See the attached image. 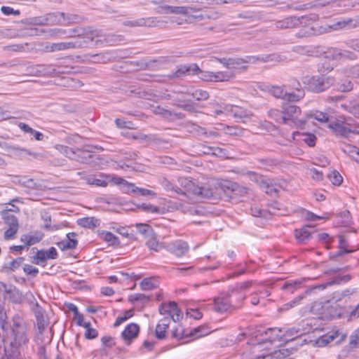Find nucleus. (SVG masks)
<instances>
[{"label": "nucleus", "instance_id": "20", "mask_svg": "<svg viewBox=\"0 0 359 359\" xmlns=\"http://www.w3.org/2000/svg\"><path fill=\"white\" fill-rule=\"evenodd\" d=\"M231 75L226 72H206L203 76V79L208 81L222 82L229 81Z\"/></svg>", "mask_w": 359, "mask_h": 359}, {"label": "nucleus", "instance_id": "1", "mask_svg": "<svg viewBox=\"0 0 359 359\" xmlns=\"http://www.w3.org/2000/svg\"><path fill=\"white\" fill-rule=\"evenodd\" d=\"M316 330V328H313L308 320H304L298 327H269L265 329L262 326H259L255 328L252 332H243L239 336L262 337L263 335H268L269 337H290L296 335V337H303L313 332Z\"/></svg>", "mask_w": 359, "mask_h": 359}, {"label": "nucleus", "instance_id": "39", "mask_svg": "<svg viewBox=\"0 0 359 359\" xmlns=\"http://www.w3.org/2000/svg\"><path fill=\"white\" fill-rule=\"evenodd\" d=\"M176 304L174 301H170L168 303H162L158 308L159 313L161 315H168L170 316L172 311L176 309Z\"/></svg>", "mask_w": 359, "mask_h": 359}, {"label": "nucleus", "instance_id": "11", "mask_svg": "<svg viewBox=\"0 0 359 359\" xmlns=\"http://www.w3.org/2000/svg\"><path fill=\"white\" fill-rule=\"evenodd\" d=\"M93 146H84L83 148H76V158L74 161L81 163L93 164L97 156L93 154Z\"/></svg>", "mask_w": 359, "mask_h": 359}, {"label": "nucleus", "instance_id": "9", "mask_svg": "<svg viewBox=\"0 0 359 359\" xmlns=\"http://www.w3.org/2000/svg\"><path fill=\"white\" fill-rule=\"evenodd\" d=\"M97 31L91 30L90 28L75 27L74 29H67V36L65 38L78 37L81 40H86L88 44L92 42L95 37L98 36Z\"/></svg>", "mask_w": 359, "mask_h": 359}, {"label": "nucleus", "instance_id": "17", "mask_svg": "<svg viewBox=\"0 0 359 359\" xmlns=\"http://www.w3.org/2000/svg\"><path fill=\"white\" fill-rule=\"evenodd\" d=\"M330 128L337 135H341L348 137L352 133V130L346 126V123L344 121L333 118L332 122L328 124Z\"/></svg>", "mask_w": 359, "mask_h": 359}, {"label": "nucleus", "instance_id": "21", "mask_svg": "<svg viewBox=\"0 0 359 359\" xmlns=\"http://www.w3.org/2000/svg\"><path fill=\"white\" fill-rule=\"evenodd\" d=\"M76 236V233L74 232H71L67 234V240H63L57 243V247L62 251L67 250L69 249H74L76 248L78 241L76 239L73 238V237Z\"/></svg>", "mask_w": 359, "mask_h": 359}, {"label": "nucleus", "instance_id": "33", "mask_svg": "<svg viewBox=\"0 0 359 359\" xmlns=\"http://www.w3.org/2000/svg\"><path fill=\"white\" fill-rule=\"evenodd\" d=\"M234 186V182L230 180H222L217 183V189L222 191L226 196L233 198V196L231 194Z\"/></svg>", "mask_w": 359, "mask_h": 359}, {"label": "nucleus", "instance_id": "29", "mask_svg": "<svg viewBox=\"0 0 359 359\" xmlns=\"http://www.w3.org/2000/svg\"><path fill=\"white\" fill-rule=\"evenodd\" d=\"M334 339V338H314L313 339H310L309 340L304 339L303 343L305 344H309L313 348H321L326 346L332 341Z\"/></svg>", "mask_w": 359, "mask_h": 359}, {"label": "nucleus", "instance_id": "24", "mask_svg": "<svg viewBox=\"0 0 359 359\" xmlns=\"http://www.w3.org/2000/svg\"><path fill=\"white\" fill-rule=\"evenodd\" d=\"M156 18H140L135 20L126 21L124 25L130 27H151L154 25Z\"/></svg>", "mask_w": 359, "mask_h": 359}, {"label": "nucleus", "instance_id": "10", "mask_svg": "<svg viewBox=\"0 0 359 359\" xmlns=\"http://www.w3.org/2000/svg\"><path fill=\"white\" fill-rule=\"evenodd\" d=\"M88 46L86 40L76 39L74 41L51 43L47 48L50 52L65 50L68 49L83 48Z\"/></svg>", "mask_w": 359, "mask_h": 359}, {"label": "nucleus", "instance_id": "12", "mask_svg": "<svg viewBox=\"0 0 359 359\" xmlns=\"http://www.w3.org/2000/svg\"><path fill=\"white\" fill-rule=\"evenodd\" d=\"M233 295L231 290L228 292H222L214 299V310L217 312L223 313L226 311L231 306L237 307L238 305H232L229 298Z\"/></svg>", "mask_w": 359, "mask_h": 359}, {"label": "nucleus", "instance_id": "14", "mask_svg": "<svg viewBox=\"0 0 359 359\" xmlns=\"http://www.w3.org/2000/svg\"><path fill=\"white\" fill-rule=\"evenodd\" d=\"M202 72H203L196 64H191L190 65H181L177 67V69L175 72L168 75V77L172 79L182 77L186 74H198Z\"/></svg>", "mask_w": 359, "mask_h": 359}, {"label": "nucleus", "instance_id": "42", "mask_svg": "<svg viewBox=\"0 0 359 359\" xmlns=\"http://www.w3.org/2000/svg\"><path fill=\"white\" fill-rule=\"evenodd\" d=\"M224 111L232 114L235 118H243L245 116V111L236 106L226 105L224 107Z\"/></svg>", "mask_w": 359, "mask_h": 359}, {"label": "nucleus", "instance_id": "54", "mask_svg": "<svg viewBox=\"0 0 359 359\" xmlns=\"http://www.w3.org/2000/svg\"><path fill=\"white\" fill-rule=\"evenodd\" d=\"M133 139L138 140L140 142H146L147 143L155 142L157 140L156 137L154 135H144L143 133L133 135Z\"/></svg>", "mask_w": 359, "mask_h": 359}, {"label": "nucleus", "instance_id": "27", "mask_svg": "<svg viewBox=\"0 0 359 359\" xmlns=\"http://www.w3.org/2000/svg\"><path fill=\"white\" fill-rule=\"evenodd\" d=\"M41 238L42 237L41 234L38 232H36L34 233H30L23 234L20 238V241L25 243L27 248L29 246L34 245L41 241Z\"/></svg>", "mask_w": 359, "mask_h": 359}, {"label": "nucleus", "instance_id": "51", "mask_svg": "<svg viewBox=\"0 0 359 359\" xmlns=\"http://www.w3.org/2000/svg\"><path fill=\"white\" fill-rule=\"evenodd\" d=\"M128 300L133 304L137 302H141L144 304L150 301V297L144 294H134L129 296Z\"/></svg>", "mask_w": 359, "mask_h": 359}, {"label": "nucleus", "instance_id": "38", "mask_svg": "<svg viewBox=\"0 0 359 359\" xmlns=\"http://www.w3.org/2000/svg\"><path fill=\"white\" fill-rule=\"evenodd\" d=\"M83 179L88 184L90 185L105 187L108 184L107 181L102 179H98L95 177V175H86L83 177Z\"/></svg>", "mask_w": 359, "mask_h": 359}, {"label": "nucleus", "instance_id": "19", "mask_svg": "<svg viewBox=\"0 0 359 359\" xmlns=\"http://www.w3.org/2000/svg\"><path fill=\"white\" fill-rule=\"evenodd\" d=\"M167 250L177 257L184 255L189 250V245L187 242L179 240L168 244Z\"/></svg>", "mask_w": 359, "mask_h": 359}, {"label": "nucleus", "instance_id": "31", "mask_svg": "<svg viewBox=\"0 0 359 359\" xmlns=\"http://www.w3.org/2000/svg\"><path fill=\"white\" fill-rule=\"evenodd\" d=\"M308 118H314L319 121L320 123H328L332 122L334 118L333 116H330L327 113H324L320 111H316L314 112H311L307 114Z\"/></svg>", "mask_w": 359, "mask_h": 359}, {"label": "nucleus", "instance_id": "55", "mask_svg": "<svg viewBox=\"0 0 359 359\" xmlns=\"http://www.w3.org/2000/svg\"><path fill=\"white\" fill-rule=\"evenodd\" d=\"M42 219L44 221V228L48 231H55L60 228V225H53L51 226V216L46 212L41 215Z\"/></svg>", "mask_w": 359, "mask_h": 359}, {"label": "nucleus", "instance_id": "59", "mask_svg": "<svg viewBox=\"0 0 359 359\" xmlns=\"http://www.w3.org/2000/svg\"><path fill=\"white\" fill-rule=\"evenodd\" d=\"M40 72H43V75L50 76L56 74L55 65H39Z\"/></svg>", "mask_w": 359, "mask_h": 359}, {"label": "nucleus", "instance_id": "5", "mask_svg": "<svg viewBox=\"0 0 359 359\" xmlns=\"http://www.w3.org/2000/svg\"><path fill=\"white\" fill-rule=\"evenodd\" d=\"M303 83L308 90L313 93H321L328 89L334 83V79L331 76L325 75L305 77Z\"/></svg>", "mask_w": 359, "mask_h": 359}, {"label": "nucleus", "instance_id": "15", "mask_svg": "<svg viewBox=\"0 0 359 359\" xmlns=\"http://www.w3.org/2000/svg\"><path fill=\"white\" fill-rule=\"evenodd\" d=\"M63 12L50 13L35 19V23L41 25H62Z\"/></svg>", "mask_w": 359, "mask_h": 359}, {"label": "nucleus", "instance_id": "48", "mask_svg": "<svg viewBox=\"0 0 359 359\" xmlns=\"http://www.w3.org/2000/svg\"><path fill=\"white\" fill-rule=\"evenodd\" d=\"M147 246L151 250L155 252H158L161 249L165 248L163 243L157 241L154 238L151 237L146 242Z\"/></svg>", "mask_w": 359, "mask_h": 359}, {"label": "nucleus", "instance_id": "63", "mask_svg": "<svg viewBox=\"0 0 359 359\" xmlns=\"http://www.w3.org/2000/svg\"><path fill=\"white\" fill-rule=\"evenodd\" d=\"M56 74H70L72 72L73 67L63 65L61 62L55 64Z\"/></svg>", "mask_w": 359, "mask_h": 359}, {"label": "nucleus", "instance_id": "28", "mask_svg": "<svg viewBox=\"0 0 359 359\" xmlns=\"http://www.w3.org/2000/svg\"><path fill=\"white\" fill-rule=\"evenodd\" d=\"M159 182L161 185L167 191H170L172 193H175L177 194L185 195V191L182 190L181 188L175 185L172 182L169 181L168 179L163 177L160 179Z\"/></svg>", "mask_w": 359, "mask_h": 359}, {"label": "nucleus", "instance_id": "2", "mask_svg": "<svg viewBox=\"0 0 359 359\" xmlns=\"http://www.w3.org/2000/svg\"><path fill=\"white\" fill-rule=\"evenodd\" d=\"M309 16L313 18V20L309 21L307 25H302L306 27L299 30L297 33L296 36L297 37H309L311 36L320 35L324 33L329 32L331 30L351 29L359 26V18L343 19L332 24V25H328L326 27L318 26V25L310 26V22L315 21L316 19V16L315 15H310Z\"/></svg>", "mask_w": 359, "mask_h": 359}, {"label": "nucleus", "instance_id": "22", "mask_svg": "<svg viewBox=\"0 0 359 359\" xmlns=\"http://www.w3.org/2000/svg\"><path fill=\"white\" fill-rule=\"evenodd\" d=\"M309 226H303L300 229H295L294 236L299 243H306L311 238V232Z\"/></svg>", "mask_w": 359, "mask_h": 359}, {"label": "nucleus", "instance_id": "58", "mask_svg": "<svg viewBox=\"0 0 359 359\" xmlns=\"http://www.w3.org/2000/svg\"><path fill=\"white\" fill-rule=\"evenodd\" d=\"M102 235L104 240L108 242L110 245L117 246L120 245V241L118 238L112 233L107 231L106 233H104Z\"/></svg>", "mask_w": 359, "mask_h": 359}, {"label": "nucleus", "instance_id": "34", "mask_svg": "<svg viewBox=\"0 0 359 359\" xmlns=\"http://www.w3.org/2000/svg\"><path fill=\"white\" fill-rule=\"evenodd\" d=\"M140 332V327L136 323H130L128 325L121 333L123 337H137Z\"/></svg>", "mask_w": 359, "mask_h": 359}, {"label": "nucleus", "instance_id": "18", "mask_svg": "<svg viewBox=\"0 0 359 359\" xmlns=\"http://www.w3.org/2000/svg\"><path fill=\"white\" fill-rule=\"evenodd\" d=\"M5 355L8 359H15L18 355V346L16 338H3Z\"/></svg>", "mask_w": 359, "mask_h": 359}, {"label": "nucleus", "instance_id": "53", "mask_svg": "<svg viewBox=\"0 0 359 359\" xmlns=\"http://www.w3.org/2000/svg\"><path fill=\"white\" fill-rule=\"evenodd\" d=\"M269 93L276 98H281L284 100L285 92L281 86H272L269 88Z\"/></svg>", "mask_w": 359, "mask_h": 359}, {"label": "nucleus", "instance_id": "37", "mask_svg": "<svg viewBox=\"0 0 359 359\" xmlns=\"http://www.w3.org/2000/svg\"><path fill=\"white\" fill-rule=\"evenodd\" d=\"M7 294L8 299L13 303L18 304L22 301V294L15 286H9V290L8 291Z\"/></svg>", "mask_w": 359, "mask_h": 359}, {"label": "nucleus", "instance_id": "7", "mask_svg": "<svg viewBox=\"0 0 359 359\" xmlns=\"http://www.w3.org/2000/svg\"><path fill=\"white\" fill-rule=\"evenodd\" d=\"M180 182L186 191H191L200 199H210L215 196L213 190L210 187L196 186L191 181L187 179H182L180 180Z\"/></svg>", "mask_w": 359, "mask_h": 359}, {"label": "nucleus", "instance_id": "6", "mask_svg": "<svg viewBox=\"0 0 359 359\" xmlns=\"http://www.w3.org/2000/svg\"><path fill=\"white\" fill-rule=\"evenodd\" d=\"M222 332V330L210 329L206 326H198L197 327L190 330L189 332L183 328L182 325H177L172 330V337H206L207 335L212 333H217Z\"/></svg>", "mask_w": 359, "mask_h": 359}, {"label": "nucleus", "instance_id": "60", "mask_svg": "<svg viewBox=\"0 0 359 359\" xmlns=\"http://www.w3.org/2000/svg\"><path fill=\"white\" fill-rule=\"evenodd\" d=\"M328 177L331 182L336 186H339L341 184L343 178L337 170H333L330 174L328 175Z\"/></svg>", "mask_w": 359, "mask_h": 359}, {"label": "nucleus", "instance_id": "30", "mask_svg": "<svg viewBox=\"0 0 359 359\" xmlns=\"http://www.w3.org/2000/svg\"><path fill=\"white\" fill-rule=\"evenodd\" d=\"M62 18L63 25L80 23L84 20V18L80 15L70 13H64Z\"/></svg>", "mask_w": 359, "mask_h": 359}, {"label": "nucleus", "instance_id": "49", "mask_svg": "<svg viewBox=\"0 0 359 359\" xmlns=\"http://www.w3.org/2000/svg\"><path fill=\"white\" fill-rule=\"evenodd\" d=\"M257 161L259 166L266 170H270L277 164L276 161L272 158H258Z\"/></svg>", "mask_w": 359, "mask_h": 359}, {"label": "nucleus", "instance_id": "35", "mask_svg": "<svg viewBox=\"0 0 359 359\" xmlns=\"http://www.w3.org/2000/svg\"><path fill=\"white\" fill-rule=\"evenodd\" d=\"M342 151L349 156L351 158H353L354 161H355L357 163H359V148L351 145V144H347L345 145L342 148Z\"/></svg>", "mask_w": 359, "mask_h": 359}, {"label": "nucleus", "instance_id": "25", "mask_svg": "<svg viewBox=\"0 0 359 359\" xmlns=\"http://www.w3.org/2000/svg\"><path fill=\"white\" fill-rule=\"evenodd\" d=\"M170 323V318L165 317L160 320L156 327V336L157 337H165L167 330Z\"/></svg>", "mask_w": 359, "mask_h": 359}, {"label": "nucleus", "instance_id": "56", "mask_svg": "<svg viewBox=\"0 0 359 359\" xmlns=\"http://www.w3.org/2000/svg\"><path fill=\"white\" fill-rule=\"evenodd\" d=\"M196 11V8L191 6H172V14L188 15L189 13Z\"/></svg>", "mask_w": 359, "mask_h": 359}, {"label": "nucleus", "instance_id": "57", "mask_svg": "<svg viewBox=\"0 0 359 359\" xmlns=\"http://www.w3.org/2000/svg\"><path fill=\"white\" fill-rule=\"evenodd\" d=\"M357 58L358 55L354 52L341 48L340 60H355Z\"/></svg>", "mask_w": 359, "mask_h": 359}, {"label": "nucleus", "instance_id": "46", "mask_svg": "<svg viewBox=\"0 0 359 359\" xmlns=\"http://www.w3.org/2000/svg\"><path fill=\"white\" fill-rule=\"evenodd\" d=\"M301 285L302 281L288 280L283 284L282 289L287 290L290 293L292 294L296 290L299 288Z\"/></svg>", "mask_w": 359, "mask_h": 359}, {"label": "nucleus", "instance_id": "61", "mask_svg": "<svg viewBox=\"0 0 359 359\" xmlns=\"http://www.w3.org/2000/svg\"><path fill=\"white\" fill-rule=\"evenodd\" d=\"M4 218L5 219V222L9 226L18 227V221L15 215L9 214L8 212L7 211L4 213Z\"/></svg>", "mask_w": 359, "mask_h": 359}, {"label": "nucleus", "instance_id": "4", "mask_svg": "<svg viewBox=\"0 0 359 359\" xmlns=\"http://www.w3.org/2000/svg\"><path fill=\"white\" fill-rule=\"evenodd\" d=\"M283 124L288 125L291 128H304L306 121L299 119L301 114V109L293 104H285L283 105Z\"/></svg>", "mask_w": 359, "mask_h": 359}, {"label": "nucleus", "instance_id": "3", "mask_svg": "<svg viewBox=\"0 0 359 359\" xmlns=\"http://www.w3.org/2000/svg\"><path fill=\"white\" fill-rule=\"evenodd\" d=\"M311 311L320 319L331 320L343 317L344 309L336 303L332 304L330 301L315 302L311 306Z\"/></svg>", "mask_w": 359, "mask_h": 359}, {"label": "nucleus", "instance_id": "50", "mask_svg": "<svg viewBox=\"0 0 359 359\" xmlns=\"http://www.w3.org/2000/svg\"><path fill=\"white\" fill-rule=\"evenodd\" d=\"M91 57H93L95 62L98 63H107L111 60V57L109 52L100 53L95 55H92Z\"/></svg>", "mask_w": 359, "mask_h": 359}, {"label": "nucleus", "instance_id": "43", "mask_svg": "<svg viewBox=\"0 0 359 359\" xmlns=\"http://www.w3.org/2000/svg\"><path fill=\"white\" fill-rule=\"evenodd\" d=\"M57 149L65 156L68 157L69 158L72 160H75L76 158V148H71L65 145H57Z\"/></svg>", "mask_w": 359, "mask_h": 359}, {"label": "nucleus", "instance_id": "13", "mask_svg": "<svg viewBox=\"0 0 359 359\" xmlns=\"http://www.w3.org/2000/svg\"><path fill=\"white\" fill-rule=\"evenodd\" d=\"M12 325H11V334L14 337H24L27 334V323L23 317L19 313H16L12 318ZM9 330V327H8Z\"/></svg>", "mask_w": 359, "mask_h": 359}, {"label": "nucleus", "instance_id": "40", "mask_svg": "<svg viewBox=\"0 0 359 359\" xmlns=\"http://www.w3.org/2000/svg\"><path fill=\"white\" fill-rule=\"evenodd\" d=\"M137 231L146 238H151L154 236V232L152 227L147 224H136Z\"/></svg>", "mask_w": 359, "mask_h": 359}, {"label": "nucleus", "instance_id": "23", "mask_svg": "<svg viewBox=\"0 0 359 359\" xmlns=\"http://www.w3.org/2000/svg\"><path fill=\"white\" fill-rule=\"evenodd\" d=\"M227 61L229 62V64H227V68L232 69L243 63H255V56L247 55L243 58L229 57Z\"/></svg>", "mask_w": 359, "mask_h": 359}, {"label": "nucleus", "instance_id": "52", "mask_svg": "<svg viewBox=\"0 0 359 359\" xmlns=\"http://www.w3.org/2000/svg\"><path fill=\"white\" fill-rule=\"evenodd\" d=\"M283 57L281 55L278 54H269L262 57H255V62L257 60H260L263 62H281L283 60Z\"/></svg>", "mask_w": 359, "mask_h": 359}, {"label": "nucleus", "instance_id": "45", "mask_svg": "<svg viewBox=\"0 0 359 359\" xmlns=\"http://www.w3.org/2000/svg\"><path fill=\"white\" fill-rule=\"evenodd\" d=\"M47 259L44 254V250H37L36 255L33 257L32 263L34 264L45 266Z\"/></svg>", "mask_w": 359, "mask_h": 359}, {"label": "nucleus", "instance_id": "41", "mask_svg": "<svg viewBox=\"0 0 359 359\" xmlns=\"http://www.w3.org/2000/svg\"><path fill=\"white\" fill-rule=\"evenodd\" d=\"M184 95H191L198 101L207 100L209 98V93L206 90L197 89L193 92L187 91Z\"/></svg>", "mask_w": 359, "mask_h": 359}, {"label": "nucleus", "instance_id": "44", "mask_svg": "<svg viewBox=\"0 0 359 359\" xmlns=\"http://www.w3.org/2000/svg\"><path fill=\"white\" fill-rule=\"evenodd\" d=\"M304 90L303 89L298 90L296 93H286L284 97V100L288 102H297L304 96Z\"/></svg>", "mask_w": 359, "mask_h": 359}, {"label": "nucleus", "instance_id": "62", "mask_svg": "<svg viewBox=\"0 0 359 359\" xmlns=\"http://www.w3.org/2000/svg\"><path fill=\"white\" fill-rule=\"evenodd\" d=\"M247 193L248 189L246 187L241 186L238 183L235 182V186L233 187V190L232 191L231 194L233 198L245 196Z\"/></svg>", "mask_w": 359, "mask_h": 359}, {"label": "nucleus", "instance_id": "8", "mask_svg": "<svg viewBox=\"0 0 359 359\" xmlns=\"http://www.w3.org/2000/svg\"><path fill=\"white\" fill-rule=\"evenodd\" d=\"M312 20L313 18L307 15L298 18L296 16H289L283 20L276 21L274 26L277 29H292L299 25H306L309 21Z\"/></svg>", "mask_w": 359, "mask_h": 359}, {"label": "nucleus", "instance_id": "32", "mask_svg": "<svg viewBox=\"0 0 359 359\" xmlns=\"http://www.w3.org/2000/svg\"><path fill=\"white\" fill-rule=\"evenodd\" d=\"M252 281H246L241 283H238L236 285L235 287L232 288L231 290V294H238V299L241 302L245 298V296L241 293L242 290H246L252 285Z\"/></svg>", "mask_w": 359, "mask_h": 359}, {"label": "nucleus", "instance_id": "64", "mask_svg": "<svg viewBox=\"0 0 359 359\" xmlns=\"http://www.w3.org/2000/svg\"><path fill=\"white\" fill-rule=\"evenodd\" d=\"M251 215L254 217H266L269 212L266 210L262 209L259 207H252L250 208Z\"/></svg>", "mask_w": 359, "mask_h": 359}, {"label": "nucleus", "instance_id": "47", "mask_svg": "<svg viewBox=\"0 0 359 359\" xmlns=\"http://www.w3.org/2000/svg\"><path fill=\"white\" fill-rule=\"evenodd\" d=\"M268 116L276 122L283 124V109L281 110L271 109L268 111Z\"/></svg>", "mask_w": 359, "mask_h": 359}, {"label": "nucleus", "instance_id": "36", "mask_svg": "<svg viewBox=\"0 0 359 359\" xmlns=\"http://www.w3.org/2000/svg\"><path fill=\"white\" fill-rule=\"evenodd\" d=\"M351 279V276L349 274L344 276H338L333 278L331 282L327 283L326 284H322L316 286L315 288L324 289L327 285H331L333 284H341V283H347Z\"/></svg>", "mask_w": 359, "mask_h": 359}, {"label": "nucleus", "instance_id": "26", "mask_svg": "<svg viewBox=\"0 0 359 359\" xmlns=\"http://www.w3.org/2000/svg\"><path fill=\"white\" fill-rule=\"evenodd\" d=\"M77 223L81 227L93 229L100 226V221L94 217H86L79 219Z\"/></svg>", "mask_w": 359, "mask_h": 359}, {"label": "nucleus", "instance_id": "16", "mask_svg": "<svg viewBox=\"0 0 359 359\" xmlns=\"http://www.w3.org/2000/svg\"><path fill=\"white\" fill-rule=\"evenodd\" d=\"M36 324L35 326V333L36 335H41L46 327L48 325L49 320L48 317L45 315V311L36 305V309L34 311Z\"/></svg>", "mask_w": 359, "mask_h": 359}]
</instances>
